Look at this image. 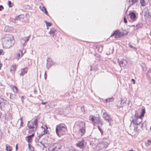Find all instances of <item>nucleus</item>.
Returning <instances> with one entry per match:
<instances>
[{"label": "nucleus", "instance_id": "obj_1", "mask_svg": "<svg viewBox=\"0 0 151 151\" xmlns=\"http://www.w3.org/2000/svg\"><path fill=\"white\" fill-rule=\"evenodd\" d=\"M3 47L5 48H9L13 45L15 43V40L12 35H6L2 40Z\"/></svg>", "mask_w": 151, "mask_h": 151}, {"label": "nucleus", "instance_id": "obj_2", "mask_svg": "<svg viewBox=\"0 0 151 151\" xmlns=\"http://www.w3.org/2000/svg\"><path fill=\"white\" fill-rule=\"evenodd\" d=\"M67 130L66 126L63 123L57 125L56 128V132L59 137L65 134Z\"/></svg>", "mask_w": 151, "mask_h": 151}, {"label": "nucleus", "instance_id": "obj_3", "mask_svg": "<svg viewBox=\"0 0 151 151\" xmlns=\"http://www.w3.org/2000/svg\"><path fill=\"white\" fill-rule=\"evenodd\" d=\"M85 125L84 122L80 120L76 121L75 123L76 127L79 130V133L81 136L85 133Z\"/></svg>", "mask_w": 151, "mask_h": 151}, {"label": "nucleus", "instance_id": "obj_4", "mask_svg": "<svg viewBox=\"0 0 151 151\" xmlns=\"http://www.w3.org/2000/svg\"><path fill=\"white\" fill-rule=\"evenodd\" d=\"M38 120L37 119L32 121H29L27 124V126L30 129L29 132L30 133L34 132L37 129L38 127Z\"/></svg>", "mask_w": 151, "mask_h": 151}, {"label": "nucleus", "instance_id": "obj_5", "mask_svg": "<svg viewBox=\"0 0 151 151\" xmlns=\"http://www.w3.org/2000/svg\"><path fill=\"white\" fill-rule=\"evenodd\" d=\"M132 118V119L131 121V124H133L134 125H139L142 122V118L139 116L138 114L135 113V114L133 115Z\"/></svg>", "mask_w": 151, "mask_h": 151}, {"label": "nucleus", "instance_id": "obj_6", "mask_svg": "<svg viewBox=\"0 0 151 151\" xmlns=\"http://www.w3.org/2000/svg\"><path fill=\"white\" fill-rule=\"evenodd\" d=\"M107 138H104L103 139V141L99 142L96 147V148L98 150L105 149L109 145V143L107 142L104 141V140H107Z\"/></svg>", "mask_w": 151, "mask_h": 151}, {"label": "nucleus", "instance_id": "obj_7", "mask_svg": "<svg viewBox=\"0 0 151 151\" xmlns=\"http://www.w3.org/2000/svg\"><path fill=\"white\" fill-rule=\"evenodd\" d=\"M61 145L60 144L54 143L48 147L49 151H61Z\"/></svg>", "mask_w": 151, "mask_h": 151}, {"label": "nucleus", "instance_id": "obj_8", "mask_svg": "<svg viewBox=\"0 0 151 151\" xmlns=\"http://www.w3.org/2000/svg\"><path fill=\"white\" fill-rule=\"evenodd\" d=\"M89 119L92 121L93 123H95L99 125H100V126H102L103 124L102 122L100 120L99 117H96L93 116H90L89 117Z\"/></svg>", "mask_w": 151, "mask_h": 151}, {"label": "nucleus", "instance_id": "obj_9", "mask_svg": "<svg viewBox=\"0 0 151 151\" xmlns=\"http://www.w3.org/2000/svg\"><path fill=\"white\" fill-rule=\"evenodd\" d=\"M45 128H43L42 127V128L43 129V130L42 133L39 134L38 137L37 139L38 140L43 135L45 134H48V132L47 131V129H48V127L46 125H45Z\"/></svg>", "mask_w": 151, "mask_h": 151}, {"label": "nucleus", "instance_id": "obj_10", "mask_svg": "<svg viewBox=\"0 0 151 151\" xmlns=\"http://www.w3.org/2000/svg\"><path fill=\"white\" fill-rule=\"evenodd\" d=\"M115 36V38H117L120 37L122 36L121 32L118 30H116L114 32V33L111 35V37H112Z\"/></svg>", "mask_w": 151, "mask_h": 151}, {"label": "nucleus", "instance_id": "obj_11", "mask_svg": "<svg viewBox=\"0 0 151 151\" xmlns=\"http://www.w3.org/2000/svg\"><path fill=\"white\" fill-rule=\"evenodd\" d=\"M129 15L130 16V18L133 22L135 21L137 19L135 13L133 12H130L129 14Z\"/></svg>", "mask_w": 151, "mask_h": 151}, {"label": "nucleus", "instance_id": "obj_12", "mask_svg": "<svg viewBox=\"0 0 151 151\" xmlns=\"http://www.w3.org/2000/svg\"><path fill=\"white\" fill-rule=\"evenodd\" d=\"M29 37L30 36H29L28 37H24L21 39V43L23 46H25V43L29 40Z\"/></svg>", "mask_w": 151, "mask_h": 151}, {"label": "nucleus", "instance_id": "obj_13", "mask_svg": "<svg viewBox=\"0 0 151 151\" xmlns=\"http://www.w3.org/2000/svg\"><path fill=\"white\" fill-rule=\"evenodd\" d=\"M118 61L119 65L121 67L125 66L127 63V61L125 60L122 59L120 60H118Z\"/></svg>", "mask_w": 151, "mask_h": 151}, {"label": "nucleus", "instance_id": "obj_14", "mask_svg": "<svg viewBox=\"0 0 151 151\" xmlns=\"http://www.w3.org/2000/svg\"><path fill=\"white\" fill-rule=\"evenodd\" d=\"M32 134L26 137L25 139L26 141L29 143L31 142L32 140V138L33 137L34 135V133H32Z\"/></svg>", "mask_w": 151, "mask_h": 151}, {"label": "nucleus", "instance_id": "obj_15", "mask_svg": "<svg viewBox=\"0 0 151 151\" xmlns=\"http://www.w3.org/2000/svg\"><path fill=\"white\" fill-rule=\"evenodd\" d=\"M104 119L105 120L108 121V122L109 123V125L110 126H111L112 125V120L111 118L109 115L107 116L106 117H105V118H104Z\"/></svg>", "mask_w": 151, "mask_h": 151}, {"label": "nucleus", "instance_id": "obj_16", "mask_svg": "<svg viewBox=\"0 0 151 151\" xmlns=\"http://www.w3.org/2000/svg\"><path fill=\"white\" fill-rule=\"evenodd\" d=\"M27 68H24L22 69L21 70V73L20 74V76H23L27 72Z\"/></svg>", "mask_w": 151, "mask_h": 151}, {"label": "nucleus", "instance_id": "obj_17", "mask_svg": "<svg viewBox=\"0 0 151 151\" xmlns=\"http://www.w3.org/2000/svg\"><path fill=\"white\" fill-rule=\"evenodd\" d=\"M85 142L84 141H82L78 143L77 145L78 147H80L81 148H83L84 146Z\"/></svg>", "mask_w": 151, "mask_h": 151}, {"label": "nucleus", "instance_id": "obj_18", "mask_svg": "<svg viewBox=\"0 0 151 151\" xmlns=\"http://www.w3.org/2000/svg\"><path fill=\"white\" fill-rule=\"evenodd\" d=\"M23 55L22 51L21 50H19V53H18L17 55L16 58L18 60L19 58H21Z\"/></svg>", "mask_w": 151, "mask_h": 151}, {"label": "nucleus", "instance_id": "obj_19", "mask_svg": "<svg viewBox=\"0 0 151 151\" xmlns=\"http://www.w3.org/2000/svg\"><path fill=\"white\" fill-rule=\"evenodd\" d=\"M16 69V65L15 64L11 66L10 68V71L12 73H14L15 72Z\"/></svg>", "mask_w": 151, "mask_h": 151}, {"label": "nucleus", "instance_id": "obj_20", "mask_svg": "<svg viewBox=\"0 0 151 151\" xmlns=\"http://www.w3.org/2000/svg\"><path fill=\"white\" fill-rule=\"evenodd\" d=\"M56 31V30L55 29L52 28L51 29L49 33L51 36L52 37H54L55 35V33Z\"/></svg>", "mask_w": 151, "mask_h": 151}, {"label": "nucleus", "instance_id": "obj_21", "mask_svg": "<svg viewBox=\"0 0 151 151\" xmlns=\"http://www.w3.org/2000/svg\"><path fill=\"white\" fill-rule=\"evenodd\" d=\"M24 16L23 14H20L17 17H16L15 19V20H20L21 19H24Z\"/></svg>", "mask_w": 151, "mask_h": 151}, {"label": "nucleus", "instance_id": "obj_22", "mask_svg": "<svg viewBox=\"0 0 151 151\" xmlns=\"http://www.w3.org/2000/svg\"><path fill=\"white\" fill-rule=\"evenodd\" d=\"M148 2V0H140V3L142 6H144L146 5Z\"/></svg>", "mask_w": 151, "mask_h": 151}, {"label": "nucleus", "instance_id": "obj_23", "mask_svg": "<svg viewBox=\"0 0 151 151\" xmlns=\"http://www.w3.org/2000/svg\"><path fill=\"white\" fill-rule=\"evenodd\" d=\"M147 77L148 79L150 80V83H151V69L147 73Z\"/></svg>", "mask_w": 151, "mask_h": 151}, {"label": "nucleus", "instance_id": "obj_24", "mask_svg": "<svg viewBox=\"0 0 151 151\" xmlns=\"http://www.w3.org/2000/svg\"><path fill=\"white\" fill-rule=\"evenodd\" d=\"M12 114L9 113L8 112L6 116V118L7 119V120H11L12 119Z\"/></svg>", "mask_w": 151, "mask_h": 151}, {"label": "nucleus", "instance_id": "obj_25", "mask_svg": "<svg viewBox=\"0 0 151 151\" xmlns=\"http://www.w3.org/2000/svg\"><path fill=\"white\" fill-rule=\"evenodd\" d=\"M12 147L9 146L8 144L6 145V151H12Z\"/></svg>", "mask_w": 151, "mask_h": 151}, {"label": "nucleus", "instance_id": "obj_26", "mask_svg": "<svg viewBox=\"0 0 151 151\" xmlns=\"http://www.w3.org/2000/svg\"><path fill=\"white\" fill-rule=\"evenodd\" d=\"M47 68L48 69L49 68V67H48V65H50V66H51L53 64V63L52 61L47 60Z\"/></svg>", "mask_w": 151, "mask_h": 151}, {"label": "nucleus", "instance_id": "obj_27", "mask_svg": "<svg viewBox=\"0 0 151 151\" xmlns=\"http://www.w3.org/2000/svg\"><path fill=\"white\" fill-rule=\"evenodd\" d=\"M137 1L138 0H129V2L130 4V6H131V5H133L134 3L137 2Z\"/></svg>", "mask_w": 151, "mask_h": 151}, {"label": "nucleus", "instance_id": "obj_28", "mask_svg": "<svg viewBox=\"0 0 151 151\" xmlns=\"http://www.w3.org/2000/svg\"><path fill=\"white\" fill-rule=\"evenodd\" d=\"M145 113V110L144 109H142V111L141 112L140 115L139 116V117L141 118L143 117L144 116V114Z\"/></svg>", "mask_w": 151, "mask_h": 151}, {"label": "nucleus", "instance_id": "obj_29", "mask_svg": "<svg viewBox=\"0 0 151 151\" xmlns=\"http://www.w3.org/2000/svg\"><path fill=\"white\" fill-rule=\"evenodd\" d=\"M114 100V98L112 97L110 98L106 99L105 100V101L106 102H109L111 101H112Z\"/></svg>", "mask_w": 151, "mask_h": 151}, {"label": "nucleus", "instance_id": "obj_30", "mask_svg": "<svg viewBox=\"0 0 151 151\" xmlns=\"http://www.w3.org/2000/svg\"><path fill=\"white\" fill-rule=\"evenodd\" d=\"M42 10L43 12L44 11V13L45 14H46L47 15H48V14L47 11L46 9V8L44 6H43L42 7Z\"/></svg>", "mask_w": 151, "mask_h": 151}, {"label": "nucleus", "instance_id": "obj_31", "mask_svg": "<svg viewBox=\"0 0 151 151\" xmlns=\"http://www.w3.org/2000/svg\"><path fill=\"white\" fill-rule=\"evenodd\" d=\"M13 91L15 93L18 92V89L16 86H14L13 87Z\"/></svg>", "mask_w": 151, "mask_h": 151}, {"label": "nucleus", "instance_id": "obj_32", "mask_svg": "<svg viewBox=\"0 0 151 151\" xmlns=\"http://www.w3.org/2000/svg\"><path fill=\"white\" fill-rule=\"evenodd\" d=\"M44 22L46 23L47 27L51 26L52 25V24L50 22H48L46 21H45Z\"/></svg>", "mask_w": 151, "mask_h": 151}, {"label": "nucleus", "instance_id": "obj_33", "mask_svg": "<svg viewBox=\"0 0 151 151\" xmlns=\"http://www.w3.org/2000/svg\"><path fill=\"white\" fill-rule=\"evenodd\" d=\"M142 26V24L141 23H138L136 26L137 29L141 27Z\"/></svg>", "mask_w": 151, "mask_h": 151}, {"label": "nucleus", "instance_id": "obj_34", "mask_svg": "<svg viewBox=\"0 0 151 151\" xmlns=\"http://www.w3.org/2000/svg\"><path fill=\"white\" fill-rule=\"evenodd\" d=\"M10 98L12 99H14L16 98V96L14 94H11L10 95Z\"/></svg>", "mask_w": 151, "mask_h": 151}, {"label": "nucleus", "instance_id": "obj_35", "mask_svg": "<svg viewBox=\"0 0 151 151\" xmlns=\"http://www.w3.org/2000/svg\"><path fill=\"white\" fill-rule=\"evenodd\" d=\"M129 47H130L131 48H133L135 50H136L137 49V48L136 47H134L131 44H130V43H129Z\"/></svg>", "mask_w": 151, "mask_h": 151}, {"label": "nucleus", "instance_id": "obj_36", "mask_svg": "<svg viewBox=\"0 0 151 151\" xmlns=\"http://www.w3.org/2000/svg\"><path fill=\"white\" fill-rule=\"evenodd\" d=\"M100 125H98V128L99 130L100 131L101 135H102L103 134V131L100 128Z\"/></svg>", "mask_w": 151, "mask_h": 151}, {"label": "nucleus", "instance_id": "obj_37", "mask_svg": "<svg viewBox=\"0 0 151 151\" xmlns=\"http://www.w3.org/2000/svg\"><path fill=\"white\" fill-rule=\"evenodd\" d=\"M123 100L121 99V103L120 104L121 105L119 106V107H122L123 106V104L125 103L124 101L123 102Z\"/></svg>", "mask_w": 151, "mask_h": 151}, {"label": "nucleus", "instance_id": "obj_38", "mask_svg": "<svg viewBox=\"0 0 151 151\" xmlns=\"http://www.w3.org/2000/svg\"><path fill=\"white\" fill-rule=\"evenodd\" d=\"M8 5H9V6L10 7H12L13 6L12 4V2L10 1H8Z\"/></svg>", "mask_w": 151, "mask_h": 151}, {"label": "nucleus", "instance_id": "obj_39", "mask_svg": "<svg viewBox=\"0 0 151 151\" xmlns=\"http://www.w3.org/2000/svg\"><path fill=\"white\" fill-rule=\"evenodd\" d=\"M108 115H109L106 112H104L103 113V116L104 118H105V117H106Z\"/></svg>", "mask_w": 151, "mask_h": 151}, {"label": "nucleus", "instance_id": "obj_40", "mask_svg": "<svg viewBox=\"0 0 151 151\" xmlns=\"http://www.w3.org/2000/svg\"><path fill=\"white\" fill-rule=\"evenodd\" d=\"M150 144H151V139L150 140H147V142L146 143V145L147 146H148Z\"/></svg>", "mask_w": 151, "mask_h": 151}, {"label": "nucleus", "instance_id": "obj_41", "mask_svg": "<svg viewBox=\"0 0 151 151\" xmlns=\"http://www.w3.org/2000/svg\"><path fill=\"white\" fill-rule=\"evenodd\" d=\"M4 52L3 51V50L2 49L0 50V55H4Z\"/></svg>", "mask_w": 151, "mask_h": 151}, {"label": "nucleus", "instance_id": "obj_42", "mask_svg": "<svg viewBox=\"0 0 151 151\" xmlns=\"http://www.w3.org/2000/svg\"><path fill=\"white\" fill-rule=\"evenodd\" d=\"M47 73H46V71H45V73L44 74V77H45V80H46L47 79Z\"/></svg>", "mask_w": 151, "mask_h": 151}, {"label": "nucleus", "instance_id": "obj_43", "mask_svg": "<svg viewBox=\"0 0 151 151\" xmlns=\"http://www.w3.org/2000/svg\"><path fill=\"white\" fill-rule=\"evenodd\" d=\"M4 101V99L3 98H0V105L1 104V103L3 102Z\"/></svg>", "mask_w": 151, "mask_h": 151}, {"label": "nucleus", "instance_id": "obj_44", "mask_svg": "<svg viewBox=\"0 0 151 151\" xmlns=\"http://www.w3.org/2000/svg\"><path fill=\"white\" fill-rule=\"evenodd\" d=\"M124 22L126 23L127 22V19L125 17H124Z\"/></svg>", "mask_w": 151, "mask_h": 151}, {"label": "nucleus", "instance_id": "obj_45", "mask_svg": "<svg viewBox=\"0 0 151 151\" xmlns=\"http://www.w3.org/2000/svg\"><path fill=\"white\" fill-rule=\"evenodd\" d=\"M3 9V6L2 5H0V11H2Z\"/></svg>", "mask_w": 151, "mask_h": 151}, {"label": "nucleus", "instance_id": "obj_46", "mask_svg": "<svg viewBox=\"0 0 151 151\" xmlns=\"http://www.w3.org/2000/svg\"><path fill=\"white\" fill-rule=\"evenodd\" d=\"M40 145L39 144H38V145L39 146H40L41 147H42V146L44 147H45V146H44V145L43 144H42L41 142H40Z\"/></svg>", "mask_w": 151, "mask_h": 151}, {"label": "nucleus", "instance_id": "obj_47", "mask_svg": "<svg viewBox=\"0 0 151 151\" xmlns=\"http://www.w3.org/2000/svg\"><path fill=\"white\" fill-rule=\"evenodd\" d=\"M131 81L133 82L134 84L135 83V81L134 79H131Z\"/></svg>", "mask_w": 151, "mask_h": 151}, {"label": "nucleus", "instance_id": "obj_48", "mask_svg": "<svg viewBox=\"0 0 151 151\" xmlns=\"http://www.w3.org/2000/svg\"><path fill=\"white\" fill-rule=\"evenodd\" d=\"M24 96H22V97H21V99H22V101L23 102V99H24Z\"/></svg>", "mask_w": 151, "mask_h": 151}, {"label": "nucleus", "instance_id": "obj_49", "mask_svg": "<svg viewBox=\"0 0 151 151\" xmlns=\"http://www.w3.org/2000/svg\"><path fill=\"white\" fill-rule=\"evenodd\" d=\"M20 120H21V122L20 125L21 126V125H22V124H23V122L22 121V118H21L20 119Z\"/></svg>", "mask_w": 151, "mask_h": 151}, {"label": "nucleus", "instance_id": "obj_50", "mask_svg": "<svg viewBox=\"0 0 151 151\" xmlns=\"http://www.w3.org/2000/svg\"><path fill=\"white\" fill-rule=\"evenodd\" d=\"M47 103V102H44L43 101L42 102L41 104H45Z\"/></svg>", "mask_w": 151, "mask_h": 151}, {"label": "nucleus", "instance_id": "obj_51", "mask_svg": "<svg viewBox=\"0 0 151 151\" xmlns=\"http://www.w3.org/2000/svg\"><path fill=\"white\" fill-rule=\"evenodd\" d=\"M18 149V146H17V144L16 146V150H17Z\"/></svg>", "mask_w": 151, "mask_h": 151}, {"label": "nucleus", "instance_id": "obj_52", "mask_svg": "<svg viewBox=\"0 0 151 151\" xmlns=\"http://www.w3.org/2000/svg\"><path fill=\"white\" fill-rule=\"evenodd\" d=\"M8 28V26H6L5 28V29H7Z\"/></svg>", "mask_w": 151, "mask_h": 151}, {"label": "nucleus", "instance_id": "obj_53", "mask_svg": "<svg viewBox=\"0 0 151 151\" xmlns=\"http://www.w3.org/2000/svg\"><path fill=\"white\" fill-rule=\"evenodd\" d=\"M2 65L1 63H0V69H1V68L2 66Z\"/></svg>", "mask_w": 151, "mask_h": 151}, {"label": "nucleus", "instance_id": "obj_54", "mask_svg": "<svg viewBox=\"0 0 151 151\" xmlns=\"http://www.w3.org/2000/svg\"><path fill=\"white\" fill-rule=\"evenodd\" d=\"M28 145H29V148H30V145L29 144Z\"/></svg>", "mask_w": 151, "mask_h": 151}, {"label": "nucleus", "instance_id": "obj_55", "mask_svg": "<svg viewBox=\"0 0 151 151\" xmlns=\"http://www.w3.org/2000/svg\"><path fill=\"white\" fill-rule=\"evenodd\" d=\"M129 151H133L132 150H129Z\"/></svg>", "mask_w": 151, "mask_h": 151}, {"label": "nucleus", "instance_id": "obj_56", "mask_svg": "<svg viewBox=\"0 0 151 151\" xmlns=\"http://www.w3.org/2000/svg\"><path fill=\"white\" fill-rule=\"evenodd\" d=\"M150 130H151V127H150Z\"/></svg>", "mask_w": 151, "mask_h": 151}]
</instances>
